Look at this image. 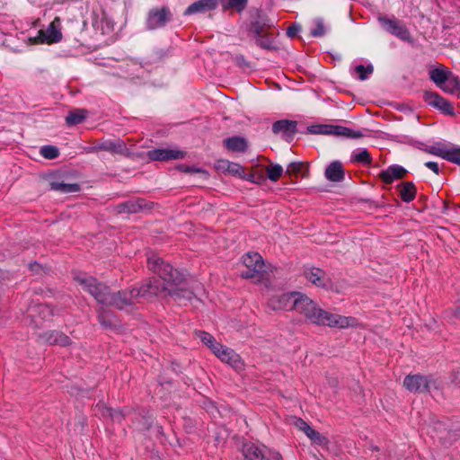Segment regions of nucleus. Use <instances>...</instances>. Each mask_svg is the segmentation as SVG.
Listing matches in <instances>:
<instances>
[{
    "label": "nucleus",
    "mask_w": 460,
    "mask_h": 460,
    "mask_svg": "<svg viewBox=\"0 0 460 460\" xmlns=\"http://www.w3.org/2000/svg\"><path fill=\"white\" fill-rule=\"evenodd\" d=\"M147 266L150 270L156 273L160 279L149 280L140 288L119 291L111 294L105 285L85 273L74 276V280L83 290L92 295L100 304L114 305L119 309L132 305L140 297L150 298L156 296H172L176 299H191L192 293L185 288L184 275L174 270L172 265L155 254L147 258Z\"/></svg>",
    "instance_id": "nucleus-1"
},
{
    "label": "nucleus",
    "mask_w": 460,
    "mask_h": 460,
    "mask_svg": "<svg viewBox=\"0 0 460 460\" xmlns=\"http://www.w3.org/2000/svg\"><path fill=\"white\" fill-rule=\"evenodd\" d=\"M269 305L273 310L295 309L307 321L317 325L344 329L356 326L358 323L354 317H347L323 310L308 296L298 292L274 296L270 299Z\"/></svg>",
    "instance_id": "nucleus-2"
},
{
    "label": "nucleus",
    "mask_w": 460,
    "mask_h": 460,
    "mask_svg": "<svg viewBox=\"0 0 460 460\" xmlns=\"http://www.w3.org/2000/svg\"><path fill=\"white\" fill-rule=\"evenodd\" d=\"M196 335L222 362L230 365L235 369L242 368L243 363L241 358L232 349L217 342L214 337L208 332L199 331L196 332Z\"/></svg>",
    "instance_id": "nucleus-3"
},
{
    "label": "nucleus",
    "mask_w": 460,
    "mask_h": 460,
    "mask_svg": "<svg viewBox=\"0 0 460 460\" xmlns=\"http://www.w3.org/2000/svg\"><path fill=\"white\" fill-rule=\"evenodd\" d=\"M403 386L411 393L419 394L438 388L436 379L421 375H408L403 380Z\"/></svg>",
    "instance_id": "nucleus-4"
},
{
    "label": "nucleus",
    "mask_w": 460,
    "mask_h": 460,
    "mask_svg": "<svg viewBox=\"0 0 460 460\" xmlns=\"http://www.w3.org/2000/svg\"><path fill=\"white\" fill-rule=\"evenodd\" d=\"M309 131L314 134L335 135L347 138H359L363 136L359 130L356 131L341 125H315L311 126Z\"/></svg>",
    "instance_id": "nucleus-5"
},
{
    "label": "nucleus",
    "mask_w": 460,
    "mask_h": 460,
    "mask_svg": "<svg viewBox=\"0 0 460 460\" xmlns=\"http://www.w3.org/2000/svg\"><path fill=\"white\" fill-rule=\"evenodd\" d=\"M243 264L247 268L241 272L243 279H251L264 270V261L258 252H248L242 258Z\"/></svg>",
    "instance_id": "nucleus-6"
},
{
    "label": "nucleus",
    "mask_w": 460,
    "mask_h": 460,
    "mask_svg": "<svg viewBox=\"0 0 460 460\" xmlns=\"http://www.w3.org/2000/svg\"><path fill=\"white\" fill-rule=\"evenodd\" d=\"M61 39L60 19L56 17L46 30L39 31L36 42L51 44L60 41Z\"/></svg>",
    "instance_id": "nucleus-7"
},
{
    "label": "nucleus",
    "mask_w": 460,
    "mask_h": 460,
    "mask_svg": "<svg viewBox=\"0 0 460 460\" xmlns=\"http://www.w3.org/2000/svg\"><path fill=\"white\" fill-rule=\"evenodd\" d=\"M146 156L151 161L167 162L183 159L186 152L178 148H157L148 151Z\"/></svg>",
    "instance_id": "nucleus-8"
},
{
    "label": "nucleus",
    "mask_w": 460,
    "mask_h": 460,
    "mask_svg": "<svg viewBox=\"0 0 460 460\" xmlns=\"http://www.w3.org/2000/svg\"><path fill=\"white\" fill-rule=\"evenodd\" d=\"M52 315L51 308L47 305H34L27 309V317L35 327H40L43 321L49 320Z\"/></svg>",
    "instance_id": "nucleus-9"
},
{
    "label": "nucleus",
    "mask_w": 460,
    "mask_h": 460,
    "mask_svg": "<svg viewBox=\"0 0 460 460\" xmlns=\"http://www.w3.org/2000/svg\"><path fill=\"white\" fill-rule=\"evenodd\" d=\"M378 21L381 26L388 32L402 40H410L411 36L408 30L403 27L397 20L379 17Z\"/></svg>",
    "instance_id": "nucleus-10"
},
{
    "label": "nucleus",
    "mask_w": 460,
    "mask_h": 460,
    "mask_svg": "<svg viewBox=\"0 0 460 460\" xmlns=\"http://www.w3.org/2000/svg\"><path fill=\"white\" fill-rule=\"evenodd\" d=\"M426 102L438 110L447 115H454V107L452 104L437 93L428 92L424 95Z\"/></svg>",
    "instance_id": "nucleus-11"
},
{
    "label": "nucleus",
    "mask_w": 460,
    "mask_h": 460,
    "mask_svg": "<svg viewBox=\"0 0 460 460\" xmlns=\"http://www.w3.org/2000/svg\"><path fill=\"white\" fill-rule=\"evenodd\" d=\"M172 13L169 9L163 7L161 9L150 11L147 18V27L151 30L162 27L170 21Z\"/></svg>",
    "instance_id": "nucleus-12"
},
{
    "label": "nucleus",
    "mask_w": 460,
    "mask_h": 460,
    "mask_svg": "<svg viewBox=\"0 0 460 460\" xmlns=\"http://www.w3.org/2000/svg\"><path fill=\"white\" fill-rule=\"evenodd\" d=\"M305 277L312 284L321 287L329 288L331 286V279L328 275L319 268H307L305 270Z\"/></svg>",
    "instance_id": "nucleus-13"
},
{
    "label": "nucleus",
    "mask_w": 460,
    "mask_h": 460,
    "mask_svg": "<svg viewBox=\"0 0 460 460\" xmlns=\"http://www.w3.org/2000/svg\"><path fill=\"white\" fill-rule=\"evenodd\" d=\"M217 6V0H199L194 2L185 10V15L195 13H204L211 11Z\"/></svg>",
    "instance_id": "nucleus-14"
},
{
    "label": "nucleus",
    "mask_w": 460,
    "mask_h": 460,
    "mask_svg": "<svg viewBox=\"0 0 460 460\" xmlns=\"http://www.w3.org/2000/svg\"><path fill=\"white\" fill-rule=\"evenodd\" d=\"M274 133H281L286 137H292L296 132V122L289 119L276 121L272 126Z\"/></svg>",
    "instance_id": "nucleus-15"
},
{
    "label": "nucleus",
    "mask_w": 460,
    "mask_h": 460,
    "mask_svg": "<svg viewBox=\"0 0 460 460\" xmlns=\"http://www.w3.org/2000/svg\"><path fill=\"white\" fill-rule=\"evenodd\" d=\"M456 146H451L444 143L438 142L433 146H429L426 151L429 154L442 157L443 159L451 162L453 153Z\"/></svg>",
    "instance_id": "nucleus-16"
},
{
    "label": "nucleus",
    "mask_w": 460,
    "mask_h": 460,
    "mask_svg": "<svg viewBox=\"0 0 460 460\" xmlns=\"http://www.w3.org/2000/svg\"><path fill=\"white\" fill-rule=\"evenodd\" d=\"M407 171L400 165L394 164L389 166L386 170L380 172L379 177L387 184L392 183L394 180L402 179Z\"/></svg>",
    "instance_id": "nucleus-17"
},
{
    "label": "nucleus",
    "mask_w": 460,
    "mask_h": 460,
    "mask_svg": "<svg viewBox=\"0 0 460 460\" xmlns=\"http://www.w3.org/2000/svg\"><path fill=\"white\" fill-rule=\"evenodd\" d=\"M270 452L271 451L269 450L266 453L252 443L244 444L243 447V456L246 460H268Z\"/></svg>",
    "instance_id": "nucleus-18"
},
{
    "label": "nucleus",
    "mask_w": 460,
    "mask_h": 460,
    "mask_svg": "<svg viewBox=\"0 0 460 460\" xmlns=\"http://www.w3.org/2000/svg\"><path fill=\"white\" fill-rule=\"evenodd\" d=\"M325 177L331 181H341L344 179V170L341 163L334 161L325 169Z\"/></svg>",
    "instance_id": "nucleus-19"
},
{
    "label": "nucleus",
    "mask_w": 460,
    "mask_h": 460,
    "mask_svg": "<svg viewBox=\"0 0 460 460\" xmlns=\"http://www.w3.org/2000/svg\"><path fill=\"white\" fill-rule=\"evenodd\" d=\"M451 71L444 66H439L429 72L430 79L442 89V86L447 83Z\"/></svg>",
    "instance_id": "nucleus-20"
},
{
    "label": "nucleus",
    "mask_w": 460,
    "mask_h": 460,
    "mask_svg": "<svg viewBox=\"0 0 460 460\" xmlns=\"http://www.w3.org/2000/svg\"><path fill=\"white\" fill-rule=\"evenodd\" d=\"M146 208L147 205L143 199L129 200L118 206V211L119 213H137Z\"/></svg>",
    "instance_id": "nucleus-21"
},
{
    "label": "nucleus",
    "mask_w": 460,
    "mask_h": 460,
    "mask_svg": "<svg viewBox=\"0 0 460 460\" xmlns=\"http://www.w3.org/2000/svg\"><path fill=\"white\" fill-rule=\"evenodd\" d=\"M95 150H105L115 154H122L126 150L123 141L118 139L116 141H104L94 147Z\"/></svg>",
    "instance_id": "nucleus-22"
},
{
    "label": "nucleus",
    "mask_w": 460,
    "mask_h": 460,
    "mask_svg": "<svg viewBox=\"0 0 460 460\" xmlns=\"http://www.w3.org/2000/svg\"><path fill=\"white\" fill-rule=\"evenodd\" d=\"M400 190V197L404 202H411L415 199L416 187L411 181H407L398 186Z\"/></svg>",
    "instance_id": "nucleus-23"
},
{
    "label": "nucleus",
    "mask_w": 460,
    "mask_h": 460,
    "mask_svg": "<svg viewBox=\"0 0 460 460\" xmlns=\"http://www.w3.org/2000/svg\"><path fill=\"white\" fill-rule=\"evenodd\" d=\"M224 145L227 149L235 152H243L247 146L245 139L239 137H233L225 139Z\"/></svg>",
    "instance_id": "nucleus-24"
},
{
    "label": "nucleus",
    "mask_w": 460,
    "mask_h": 460,
    "mask_svg": "<svg viewBox=\"0 0 460 460\" xmlns=\"http://www.w3.org/2000/svg\"><path fill=\"white\" fill-rule=\"evenodd\" d=\"M87 116V111L84 109H77L71 111L66 117V122L68 126L77 125L82 123Z\"/></svg>",
    "instance_id": "nucleus-25"
},
{
    "label": "nucleus",
    "mask_w": 460,
    "mask_h": 460,
    "mask_svg": "<svg viewBox=\"0 0 460 460\" xmlns=\"http://www.w3.org/2000/svg\"><path fill=\"white\" fill-rule=\"evenodd\" d=\"M47 335V341L50 344H58L60 346H66L69 344V338L62 332L52 331Z\"/></svg>",
    "instance_id": "nucleus-26"
},
{
    "label": "nucleus",
    "mask_w": 460,
    "mask_h": 460,
    "mask_svg": "<svg viewBox=\"0 0 460 460\" xmlns=\"http://www.w3.org/2000/svg\"><path fill=\"white\" fill-rule=\"evenodd\" d=\"M350 160L352 163H359L363 164H369L372 161L369 152L365 148L355 150L351 155Z\"/></svg>",
    "instance_id": "nucleus-27"
},
{
    "label": "nucleus",
    "mask_w": 460,
    "mask_h": 460,
    "mask_svg": "<svg viewBox=\"0 0 460 460\" xmlns=\"http://www.w3.org/2000/svg\"><path fill=\"white\" fill-rule=\"evenodd\" d=\"M217 168L226 171L232 174H240L243 172L242 167L235 163H230L227 160H220L217 162Z\"/></svg>",
    "instance_id": "nucleus-28"
},
{
    "label": "nucleus",
    "mask_w": 460,
    "mask_h": 460,
    "mask_svg": "<svg viewBox=\"0 0 460 460\" xmlns=\"http://www.w3.org/2000/svg\"><path fill=\"white\" fill-rule=\"evenodd\" d=\"M460 87V79L455 75L452 72L447 80V83L442 86V90L448 93H453L456 89Z\"/></svg>",
    "instance_id": "nucleus-29"
},
{
    "label": "nucleus",
    "mask_w": 460,
    "mask_h": 460,
    "mask_svg": "<svg viewBox=\"0 0 460 460\" xmlns=\"http://www.w3.org/2000/svg\"><path fill=\"white\" fill-rule=\"evenodd\" d=\"M51 189L54 190L65 192V193H70V192H75L79 190V187L77 184H68L59 181H55L51 183Z\"/></svg>",
    "instance_id": "nucleus-30"
},
{
    "label": "nucleus",
    "mask_w": 460,
    "mask_h": 460,
    "mask_svg": "<svg viewBox=\"0 0 460 460\" xmlns=\"http://www.w3.org/2000/svg\"><path fill=\"white\" fill-rule=\"evenodd\" d=\"M272 25L273 22L263 15H259L258 20L253 23V27L257 34H260L265 27H270Z\"/></svg>",
    "instance_id": "nucleus-31"
},
{
    "label": "nucleus",
    "mask_w": 460,
    "mask_h": 460,
    "mask_svg": "<svg viewBox=\"0 0 460 460\" xmlns=\"http://www.w3.org/2000/svg\"><path fill=\"white\" fill-rule=\"evenodd\" d=\"M266 171L268 178L272 181H278L283 173V168L279 164L269 166Z\"/></svg>",
    "instance_id": "nucleus-32"
},
{
    "label": "nucleus",
    "mask_w": 460,
    "mask_h": 460,
    "mask_svg": "<svg viewBox=\"0 0 460 460\" xmlns=\"http://www.w3.org/2000/svg\"><path fill=\"white\" fill-rule=\"evenodd\" d=\"M315 28L311 31V35L314 37H322L326 33V28L322 18H316L314 21Z\"/></svg>",
    "instance_id": "nucleus-33"
},
{
    "label": "nucleus",
    "mask_w": 460,
    "mask_h": 460,
    "mask_svg": "<svg viewBox=\"0 0 460 460\" xmlns=\"http://www.w3.org/2000/svg\"><path fill=\"white\" fill-rule=\"evenodd\" d=\"M373 66L369 65L367 66H364L363 65H358L355 67V72L358 75V77L361 81L367 79L368 75L373 73Z\"/></svg>",
    "instance_id": "nucleus-34"
},
{
    "label": "nucleus",
    "mask_w": 460,
    "mask_h": 460,
    "mask_svg": "<svg viewBox=\"0 0 460 460\" xmlns=\"http://www.w3.org/2000/svg\"><path fill=\"white\" fill-rule=\"evenodd\" d=\"M305 435L314 443L318 445H323L326 442V438L323 437L321 433L310 428L306 430Z\"/></svg>",
    "instance_id": "nucleus-35"
},
{
    "label": "nucleus",
    "mask_w": 460,
    "mask_h": 460,
    "mask_svg": "<svg viewBox=\"0 0 460 460\" xmlns=\"http://www.w3.org/2000/svg\"><path fill=\"white\" fill-rule=\"evenodd\" d=\"M40 155L47 159H54L58 155V149L53 146H44L40 149Z\"/></svg>",
    "instance_id": "nucleus-36"
},
{
    "label": "nucleus",
    "mask_w": 460,
    "mask_h": 460,
    "mask_svg": "<svg viewBox=\"0 0 460 460\" xmlns=\"http://www.w3.org/2000/svg\"><path fill=\"white\" fill-rule=\"evenodd\" d=\"M248 0H228L226 7L235 9L238 13L243 12L247 6Z\"/></svg>",
    "instance_id": "nucleus-37"
},
{
    "label": "nucleus",
    "mask_w": 460,
    "mask_h": 460,
    "mask_svg": "<svg viewBox=\"0 0 460 460\" xmlns=\"http://www.w3.org/2000/svg\"><path fill=\"white\" fill-rule=\"evenodd\" d=\"M178 168L180 171L184 172H191V173L199 172V173L207 174L206 171H204L200 168H197V167H191V166H188V165H180Z\"/></svg>",
    "instance_id": "nucleus-38"
},
{
    "label": "nucleus",
    "mask_w": 460,
    "mask_h": 460,
    "mask_svg": "<svg viewBox=\"0 0 460 460\" xmlns=\"http://www.w3.org/2000/svg\"><path fill=\"white\" fill-rule=\"evenodd\" d=\"M103 414H108L114 420L120 421L121 420V412L111 408H106L105 412Z\"/></svg>",
    "instance_id": "nucleus-39"
},
{
    "label": "nucleus",
    "mask_w": 460,
    "mask_h": 460,
    "mask_svg": "<svg viewBox=\"0 0 460 460\" xmlns=\"http://www.w3.org/2000/svg\"><path fill=\"white\" fill-rule=\"evenodd\" d=\"M303 164L301 163L293 162L290 163L287 168L288 173H296L301 171Z\"/></svg>",
    "instance_id": "nucleus-40"
},
{
    "label": "nucleus",
    "mask_w": 460,
    "mask_h": 460,
    "mask_svg": "<svg viewBox=\"0 0 460 460\" xmlns=\"http://www.w3.org/2000/svg\"><path fill=\"white\" fill-rule=\"evenodd\" d=\"M295 425L296 427L304 431L305 433L306 432V430H308L311 427L305 422L302 419H297L295 421Z\"/></svg>",
    "instance_id": "nucleus-41"
},
{
    "label": "nucleus",
    "mask_w": 460,
    "mask_h": 460,
    "mask_svg": "<svg viewBox=\"0 0 460 460\" xmlns=\"http://www.w3.org/2000/svg\"><path fill=\"white\" fill-rule=\"evenodd\" d=\"M425 166L434 172L436 174L439 173V166L436 162H427L425 163Z\"/></svg>",
    "instance_id": "nucleus-42"
},
{
    "label": "nucleus",
    "mask_w": 460,
    "mask_h": 460,
    "mask_svg": "<svg viewBox=\"0 0 460 460\" xmlns=\"http://www.w3.org/2000/svg\"><path fill=\"white\" fill-rule=\"evenodd\" d=\"M301 27L298 25H293L288 28L287 34L288 37H294L300 31Z\"/></svg>",
    "instance_id": "nucleus-43"
},
{
    "label": "nucleus",
    "mask_w": 460,
    "mask_h": 460,
    "mask_svg": "<svg viewBox=\"0 0 460 460\" xmlns=\"http://www.w3.org/2000/svg\"><path fill=\"white\" fill-rule=\"evenodd\" d=\"M453 154L454 155L452 156L451 163L457 164L460 165V148L455 147Z\"/></svg>",
    "instance_id": "nucleus-44"
},
{
    "label": "nucleus",
    "mask_w": 460,
    "mask_h": 460,
    "mask_svg": "<svg viewBox=\"0 0 460 460\" xmlns=\"http://www.w3.org/2000/svg\"><path fill=\"white\" fill-rule=\"evenodd\" d=\"M268 460H282V457L278 452H270Z\"/></svg>",
    "instance_id": "nucleus-45"
},
{
    "label": "nucleus",
    "mask_w": 460,
    "mask_h": 460,
    "mask_svg": "<svg viewBox=\"0 0 460 460\" xmlns=\"http://www.w3.org/2000/svg\"><path fill=\"white\" fill-rule=\"evenodd\" d=\"M455 382L460 385V371L456 374Z\"/></svg>",
    "instance_id": "nucleus-46"
},
{
    "label": "nucleus",
    "mask_w": 460,
    "mask_h": 460,
    "mask_svg": "<svg viewBox=\"0 0 460 460\" xmlns=\"http://www.w3.org/2000/svg\"><path fill=\"white\" fill-rule=\"evenodd\" d=\"M100 322L103 325H108V323L103 320V316H100Z\"/></svg>",
    "instance_id": "nucleus-47"
}]
</instances>
